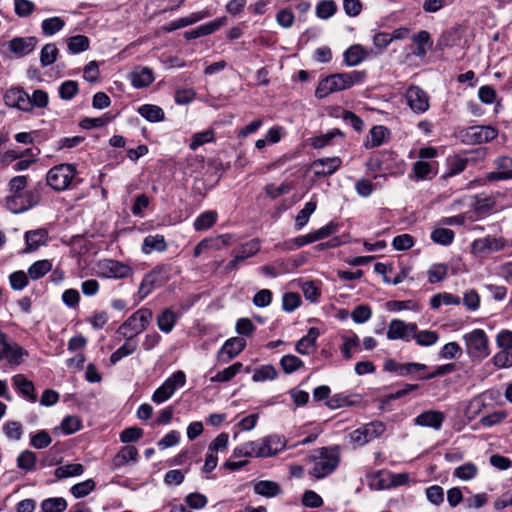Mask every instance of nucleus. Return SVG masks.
<instances>
[{"label":"nucleus","mask_w":512,"mask_h":512,"mask_svg":"<svg viewBox=\"0 0 512 512\" xmlns=\"http://www.w3.org/2000/svg\"><path fill=\"white\" fill-rule=\"evenodd\" d=\"M278 373L273 365H263L253 370L252 380L254 382H263L266 380H274Z\"/></svg>","instance_id":"obj_45"},{"label":"nucleus","mask_w":512,"mask_h":512,"mask_svg":"<svg viewBox=\"0 0 512 512\" xmlns=\"http://www.w3.org/2000/svg\"><path fill=\"white\" fill-rule=\"evenodd\" d=\"M96 487V483L93 479H87L83 482L73 485L70 489L71 494L75 498H83L90 494Z\"/></svg>","instance_id":"obj_49"},{"label":"nucleus","mask_w":512,"mask_h":512,"mask_svg":"<svg viewBox=\"0 0 512 512\" xmlns=\"http://www.w3.org/2000/svg\"><path fill=\"white\" fill-rule=\"evenodd\" d=\"M414 332H416L415 323H406L403 320L393 319L388 326L387 338L389 340L401 339L410 341Z\"/></svg>","instance_id":"obj_13"},{"label":"nucleus","mask_w":512,"mask_h":512,"mask_svg":"<svg viewBox=\"0 0 512 512\" xmlns=\"http://www.w3.org/2000/svg\"><path fill=\"white\" fill-rule=\"evenodd\" d=\"M260 250V243L258 240L253 239L245 244H243L236 254L234 258L229 261L226 265L225 269L227 271H233L238 268V265L244 262L246 259L254 256Z\"/></svg>","instance_id":"obj_14"},{"label":"nucleus","mask_w":512,"mask_h":512,"mask_svg":"<svg viewBox=\"0 0 512 512\" xmlns=\"http://www.w3.org/2000/svg\"><path fill=\"white\" fill-rule=\"evenodd\" d=\"M152 317L153 312L151 309L140 308L119 326L116 333L120 336H131L136 339V336L149 326Z\"/></svg>","instance_id":"obj_3"},{"label":"nucleus","mask_w":512,"mask_h":512,"mask_svg":"<svg viewBox=\"0 0 512 512\" xmlns=\"http://www.w3.org/2000/svg\"><path fill=\"white\" fill-rule=\"evenodd\" d=\"M463 339L466 344L467 354L473 360H483L490 354L489 339L482 329H474L465 334Z\"/></svg>","instance_id":"obj_6"},{"label":"nucleus","mask_w":512,"mask_h":512,"mask_svg":"<svg viewBox=\"0 0 512 512\" xmlns=\"http://www.w3.org/2000/svg\"><path fill=\"white\" fill-rule=\"evenodd\" d=\"M131 84L135 88L148 87L154 81V72L151 68L138 66L130 73Z\"/></svg>","instance_id":"obj_20"},{"label":"nucleus","mask_w":512,"mask_h":512,"mask_svg":"<svg viewBox=\"0 0 512 512\" xmlns=\"http://www.w3.org/2000/svg\"><path fill=\"white\" fill-rule=\"evenodd\" d=\"M186 383V375L183 371L179 370L167 378L163 384L155 390L152 395V401L161 404L170 399L175 391L183 387Z\"/></svg>","instance_id":"obj_8"},{"label":"nucleus","mask_w":512,"mask_h":512,"mask_svg":"<svg viewBox=\"0 0 512 512\" xmlns=\"http://www.w3.org/2000/svg\"><path fill=\"white\" fill-rule=\"evenodd\" d=\"M217 220L215 211H206L201 213L194 221V229L196 231H204L211 228Z\"/></svg>","instance_id":"obj_42"},{"label":"nucleus","mask_w":512,"mask_h":512,"mask_svg":"<svg viewBox=\"0 0 512 512\" xmlns=\"http://www.w3.org/2000/svg\"><path fill=\"white\" fill-rule=\"evenodd\" d=\"M138 113L149 122L164 120V111L161 107L152 104H144L138 108Z\"/></svg>","instance_id":"obj_34"},{"label":"nucleus","mask_w":512,"mask_h":512,"mask_svg":"<svg viewBox=\"0 0 512 512\" xmlns=\"http://www.w3.org/2000/svg\"><path fill=\"white\" fill-rule=\"evenodd\" d=\"M13 385L30 402L37 400L35 387L32 381L28 380L23 374H17L12 378Z\"/></svg>","instance_id":"obj_24"},{"label":"nucleus","mask_w":512,"mask_h":512,"mask_svg":"<svg viewBox=\"0 0 512 512\" xmlns=\"http://www.w3.org/2000/svg\"><path fill=\"white\" fill-rule=\"evenodd\" d=\"M336 136L343 137L344 134L340 129H337V128L332 129L325 134L311 138L310 139L311 146L315 149H321V148L331 144L332 140Z\"/></svg>","instance_id":"obj_39"},{"label":"nucleus","mask_w":512,"mask_h":512,"mask_svg":"<svg viewBox=\"0 0 512 512\" xmlns=\"http://www.w3.org/2000/svg\"><path fill=\"white\" fill-rule=\"evenodd\" d=\"M78 93V84L76 81L67 80L59 87V96L63 100H71Z\"/></svg>","instance_id":"obj_59"},{"label":"nucleus","mask_w":512,"mask_h":512,"mask_svg":"<svg viewBox=\"0 0 512 512\" xmlns=\"http://www.w3.org/2000/svg\"><path fill=\"white\" fill-rule=\"evenodd\" d=\"M138 460V450L135 446L127 445L113 457L111 461V469H119L129 462H136Z\"/></svg>","instance_id":"obj_22"},{"label":"nucleus","mask_w":512,"mask_h":512,"mask_svg":"<svg viewBox=\"0 0 512 512\" xmlns=\"http://www.w3.org/2000/svg\"><path fill=\"white\" fill-rule=\"evenodd\" d=\"M342 160L339 157H327L316 159L312 162L314 174L317 177H325L334 174L341 166Z\"/></svg>","instance_id":"obj_16"},{"label":"nucleus","mask_w":512,"mask_h":512,"mask_svg":"<svg viewBox=\"0 0 512 512\" xmlns=\"http://www.w3.org/2000/svg\"><path fill=\"white\" fill-rule=\"evenodd\" d=\"M25 240L27 244L26 252L37 250L40 246L45 245L48 240V232L45 229H37L27 231L25 233Z\"/></svg>","instance_id":"obj_28"},{"label":"nucleus","mask_w":512,"mask_h":512,"mask_svg":"<svg viewBox=\"0 0 512 512\" xmlns=\"http://www.w3.org/2000/svg\"><path fill=\"white\" fill-rule=\"evenodd\" d=\"M337 10V6L332 0H321L316 5V15L321 19H329Z\"/></svg>","instance_id":"obj_54"},{"label":"nucleus","mask_w":512,"mask_h":512,"mask_svg":"<svg viewBox=\"0 0 512 512\" xmlns=\"http://www.w3.org/2000/svg\"><path fill=\"white\" fill-rule=\"evenodd\" d=\"M407 104L412 111L422 114L429 109V97L427 93L418 86H411L406 91Z\"/></svg>","instance_id":"obj_12"},{"label":"nucleus","mask_w":512,"mask_h":512,"mask_svg":"<svg viewBox=\"0 0 512 512\" xmlns=\"http://www.w3.org/2000/svg\"><path fill=\"white\" fill-rule=\"evenodd\" d=\"M178 320L177 314L171 308H165L157 316V326L164 333H170Z\"/></svg>","instance_id":"obj_32"},{"label":"nucleus","mask_w":512,"mask_h":512,"mask_svg":"<svg viewBox=\"0 0 512 512\" xmlns=\"http://www.w3.org/2000/svg\"><path fill=\"white\" fill-rule=\"evenodd\" d=\"M52 269V263L47 260L34 262L28 269V275L32 280H38L44 277Z\"/></svg>","instance_id":"obj_38"},{"label":"nucleus","mask_w":512,"mask_h":512,"mask_svg":"<svg viewBox=\"0 0 512 512\" xmlns=\"http://www.w3.org/2000/svg\"><path fill=\"white\" fill-rule=\"evenodd\" d=\"M462 354V348L456 342H449L443 346L439 356L442 359H455L460 357Z\"/></svg>","instance_id":"obj_63"},{"label":"nucleus","mask_w":512,"mask_h":512,"mask_svg":"<svg viewBox=\"0 0 512 512\" xmlns=\"http://www.w3.org/2000/svg\"><path fill=\"white\" fill-rule=\"evenodd\" d=\"M59 50L53 43H48L43 46L40 52V63L41 66L47 67L52 65L58 57Z\"/></svg>","instance_id":"obj_44"},{"label":"nucleus","mask_w":512,"mask_h":512,"mask_svg":"<svg viewBox=\"0 0 512 512\" xmlns=\"http://www.w3.org/2000/svg\"><path fill=\"white\" fill-rule=\"evenodd\" d=\"M364 77L365 73L360 71L329 75L320 81L315 90V96L322 99L331 93L349 89L354 84L362 82Z\"/></svg>","instance_id":"obj_2"},{"label":"nucleus","mask_w":512,"mask_h":512,"mask_svg":"<svg viewBox=\"0 0 512 512\" xmlns=\"http://www.w3.org/2000/svg\"><path fill=\"white\" fill-rule=\"evenodd\" d=\"M301 303V297L298 293L287 292L282 298V308L286 312L294 311Z\"/></svg>","instance_id":"obj_62"},{"label":"nucleus","mask_w":512,"mask_h":512,"mask_svg":"<svg viewBox=\"0 0 512 512\" xmlns=\"http://www.w3.org/2000/svg\"><path fill=\"white\" fill-rule=\"evenodd\" d=\"M267 457L274 456L281 452L286 446V440L279 435H269L262 438Z\"/></svg>","instance_id":"obj_33"},{"label":"nucleus","mask_w":512,"mask_h":512,"mask_svg":"<svg viewBox=\"0 0 512 512\" xmlns=\"http://www.w3.org/2000/svg\"><path fill=\"white\" fill-rule=\"evenodd\" d=\"M4 434L13 440H20L23 434L22 425L18 421H8L3 426Z\"/></svg>","instance_id":"obj_60"},{"label":"nucleus","mask_w":512,"mask_h":512,"mask_svg":"<svg viewBox=\"0 0 512 512\" xmlns=\"http://www.w3.org/2000/svg\"><path fill=\"white\" fill-rule=\"evenodd\" d=\"M368 56V51L360 44L350 46L343 54L347 66H357Z\"/></svg>","instance_id":"obj_29"},{"label":"nucleus","mask_w":512,"mask_h":512,"mask_svg":"<svg viewBox=\"0 0 512 512\" xmlns=\"http://www.w3.org/2000/svg\"><path fill=\"white\" fill-rule=\"evenodd\" d=\"M76 173V168L72 164L55 165L48 171L46 181L53 190L64 191L72 187Z\"/></svg>","instance_id":"obj_5"},{"label":"nucleus","mask_w":512,"mask_h":512,"mask_svg":"<svg viewBox=\"0 0 512 512\" xmlns=\"http://www.w3.org/2000/svg\"><path fill=\"white\" fill-rule=\"evenodd\" d=\"M4 103L12 108H17L24 112L32 110L30 96L20 87H11L3 95Z\"/></svg>","instance_id":"obj_11"},{"label":"nucleus","mask_w":512,"mask_h":512,"mask_svg":"<svg viewBox=\"0 0 512 512\" xmlns=\"http://www.w3.org/2000/svg\"><path fill=\"white\" fill-rule=\"evenodd\" d=\"M254 492L263 497L272 498L282 493L281 486L274 481L261 480L254 484Z\"/></svg>","instance_id":"obj_31"},{"label":"nucleus","mask_w":512,"mask_h":512,"mask_svg":"<svg viewBox=\"0 0 512 512\" xmlns=\"http://www.w3.org/2000/svg\"><path fill=\"white\" fill-rule=\"evenodd\" d=\"M436 174L435 163L419 160L413 164L411 178L417 181L427 180L432 179Z\"/></svg>","instance_id":"obj_23"},{"label":"nucleus","mask_w":512,"mask_h":512,"mask_svg":"<svg viewBox=\"0 0 512 512\" xmlns=\"http://www.w3.org/2000/svg\"><path fill=\"white\" fill-rule=\"evenodd\" d=\"M41 199L37 188L24 190L22 193H10L6 198V206L13 213H22L36 206Z\"/></svg>","instance_id":"obj_7"},{"label":"nucleus","mask_w":512,"mask_h":512,"mask_svg":"<svg viewBox=\"0 0 512 512\" xmlns=\"http://www.w3.org/2000/svg\"><path fill=\"white\" fill-rule=\"evenodd\" d=\"M390 136V131L383 125L373 126L365 142L366 148H375L384 144Z\"/></svg>","instance_id":"obj_25"},{"label":"nucleus","mask_w":512,"mask_h":512,"mask_svg":"<svg viewBox=\"0 0 512 512\" xmlns=\"http://www.w3.org/2000/svg\"><path fill=\"white\" fill-rule=\"evenodd\" d=\"M316 208L317 201L313 198L304 205V208L298 212L295 219V228L297 230L302 229L308 223L310 216L315 212Z\"/></svg>","instance_id":"obj_36"},{"label":"nucleus","mask_w":512,"mask_h":512,"mask_svg":"<svg viewBox=\"0 0 512 512\" xmlns=\"http://www.w3.org/2000/svg\"><path fill=\"white\" fill-rule=\"evenodd\" d=\"M24 355V350L16 343L9 342V348L6 349L5 357L9 363L19 364Z\"/></svg>","instance_id":"obj_64"},{"label":"nucleus","mask_w":512,"mask_h":512,"mask_svg":"<svg viewBox=\"0 0 512 512\" xmlns=\"http://www.w3.org/2000/svg\"><path fill=\"white\" fill-rule=\"evenodd\" d=\"M172 266L159 264L146 274L140 283L138 294L141 300L146 298L155 288L161 287L170 279Z\"/></svg>","instance_id":"obj_4"},{"label":"nucleus","mask_w":512,"mask_h":512,"mask_svg":"<svg viewBox=\"0 0 512 512\" xmlns=\"http://www.w3.org/2000/svg\"><path fill=\"white\" fill-rule=\"evenodd\" d=\"M90 41L85 35H75L67 39V47L70 53L77 54L89 49Z\"/></svg>","instance_id":"obj_40"},{"label":"nucleus","mask_w":512,"mask_h":512,"mask_svg":"<svg viewBox=\"0 0 512 512\" xmlns=\"http://www.w3.org/2000/svg\"><path fill=\"white\" fill-rule=\"evenodd\" d=\"M67 501L62 497L48 498L42 501L43 512H63L67 508Z\"/></svg>","instance_id":"obj_48"},{"label":"nucleus","mask_w":512,"mask_h":512,"mask_svg":"<svg viewBox=\"0 0 512 512\" xmlns=\"http://www.w3.org/2000/svg\"><path fill=\"white\" fill-rule=\"evenodd\" d=\"M36 454L30 450L21 452L17 458V466L21 470L33 471L36 468Z\"/></svg>","instance_id":"obj_47"},{"label":"nucleus","mask_w":512,"mask_h":512,"mask_svg":"<svg viewBox=\"0 0 512 512\" xmlns=\"http://www.w3.org/2000/svg\"><path fill=\"white\" fill-rule=\"evenodd\" d=\"M303 506L308 508H319L323 505V499L313 490H306L302 496Z\"/></svg>","instance_id":"obj_61"},{"label":"nucleus","mask_w":512,"mask_h":512,"mask_svg":"<svg viewBox=\"0 0 512 512\" xmlns=\"http://www.w3.org/2000/svg\"><path fill=\"white\" fill-rule=\"evenodd\" d=\"M369 440V442L380 437L386 430V425L382 421H372L360 427Z\"/></svg>","instance_id":"obj_43"},{"label":"nucleus","mask_w":512,"mask_h":512,"mask_svg":"<svg viewBox=\"0 0 512 512\" xmlns=\"http://www.w3.org/2000/svg\"><path fill=\"white\" fill-rule=\"evenodd\" d=\"M427 368L425 364L421 363H405L401 364L393 359H388L384 363V369L388 372H393L398 376H407L418 371H423Z\"/></svg>","instance_id":"obj_17"},{"label":"nucleus","mask_w":512,"mask_h":512,"mask_svg":"<svg viewBox=\"0 0 512 512\" xmlns=\"http://www.w3.org/2000/svg\"><path fill=\"white\" fill-rule=\"evenodd\" d=\"M319 330L315 327L309 329L307 335L302 337L295 346V349L298 353L302 355H307L311 351L315 349L316 340L319 336Z\"/></svg>","instance_id":"obj_27"},{"label":"nucleus","mask_w":512,"mask_h":512,"mask_svg":"<svg viewBox=\"0 0 512 512\" xmlns=\"http://www.w3.org/2000/svg\"><path fill=\"white\" fill-rule=\"evenodd\" d=\"M454 232L447 228H437L432 231L431 239L440 245H450L454 240Z\"/></svg>","instance_id":"obj_51"},{"label":"nucleus","mask_w":512,"mask_h":512,"mask_svg":"<svg viewBox=\"0 0 512 512\" xmlns=\"http://www.w3.org/2000/svg\"><path fill=\"white\" fill-rule=\"evenodd\" d=\"M65 26V21L58 16L44 19L41 23V29L44 35L52 36L62 30Z\"/></svg>","instance_id":"obj_41"},{"label":"nucleus","mask_w":512,"mask_h":512,"mask_svg":"<svg viewBox=\"0 0 512 512\" xmlns=\"http://www.w3.org/2000/svg\"><path fill=\"white\" fill-rule=\"evenodd\" d=\"M96 271L103 278L123 279L132 273V268L117 260L103 259L96 264Z\"/></svg>","instance_id":"obj_10"},{"label":"nucleus","mask_w":512,"mask_h":512,"mask_svg":"<svg viewBox=\"0 0 512 512\" xmlns=\"http://www.w3.org/2000/svg\"><path fill=\"white\" fill-rule=\"evenodd\" d=\"M508 246V242L503 237L487 235L478 238L471 243V252L475 256H487L504 250Z\"/></svg>","instance_id":"obj_9"},{"label":"nucleus","mask_w":512,"mask_h":512,"mask_svg":"<svg viewBox=\"0 0 512 512\" xmlns=\"http://www.w3.org/2000/svg\"><path fill=\"white\" fill-rule=\"evenodd\" d=\"M81 426V421L76 416H66L61 422L62 432L66 435H70L79 431Z\"/></svg>","instance_id":"obj_58"},{"label":"nucleus","mask_w":512,"mask_h":512,"mask_svg":"<svg viewBox=\"0 0 512 512\" xmlns=\"http://www.w3.org/2000/svg\"><path fill=\"white\" fill-rule=\"evenodd\" d=\"M280 365L286 374H291L303 367L304 363L297 356L288 354L281 358Z\"/></svg>","instance_id":"obj_50"},{"label":"nucleus","mask_w":512,"mask_h":512,"mask_svg":"<svg viewBox=\"0 0 512 512\" xmlns=\"http://www.w3.org/2000/svg\"><path fill=\"white\" fill-rule=\"evenodd\" d=\"M84 472V466L79 463H70L64 466H59L55 469L54 475L58 479L80 476Z\"/></svg>","instance_id":"obj_37"},{"label":"nucleus","mask_w":512,"mask_h":512,"mask_svg":"<svg viewBox=\"0 0 512 512\" xmlns=\"http://www.w3.org/2000/svg\"><path fill=\"white\" fill-rule=\"evenodd\" d=\"M226 23H227V17L222 16V17H219L211 22H208L206 24H203V25L197 27V29H198L201 37L207 36V35L214 33L215 31H217L220 27L225 26Z\"/></svg>","instance_id":"obj_56"},{"label":"nucleus","mask_w":512,"mask_h":512,"mask_svg":"<svg viewBox=\"0 0 512 512\" xmlns=\"http://www.w3.org/2000/svg\"><path fill=\"white\" fill-rule=\"evenodd\" d=\"M246 347V340L242 337H232L224 343L218 352L220 361L227 362L238 356Z\"/></svg>","instance_id":"obj_15"},{"label":"nucleus","mask_w":512,"mask_h":512,"mask_svg":"<svg viewBox=\"0 0 512 512\" xmlns=\"http://www.w3.org/2000/svg\"><path fill=\"white\" fill-rule=\"evenodd\" d=\"M243 365L240 362H236L231 366L225 368L222 371H218L215 376L211 378L212 382H228L242 369Z\"/></svg>","instance_id":"obj_46"},{"label":"nucleus","mask_w":512,"mask_h":512,"mask_svg":"<svg viewBox=\"0 0 512 512\" xmlns=\"http://www.w3.org/2000/svg\"><path fill=\"white\" fill-rule=\"evenodd\" d=\"M477 474L478 468L471 462L461 465L454 470V476L464 481L475 478Z\"/></svg>","instance_id":"obj_55"},{"label":"nucleus","mask_w":512,"mask_h":512,"mask_svg":"<svg viewBox=\"0 0 512 512\" xmlns=\"http://www.w3.org/2000/svg\"><path fill=\"white\" fill-rule=\"evenodd\" d=\"M342 339L341 353L346 360H350L352 358V351L359 347V337L353 334L352 336H343Z\"/></svg>","instance_id":"obj_53"},{"label":"nucleus","mask_w":512,"mask_h":512,"mask_svg":"<svg viewBox=\"0 0 512 512\" xmlns=\"http://www.w3.org/2000/svg\"><path fill=\"white\" fill-rule=\"evenodd\" d=\"M368 485L373 490H385L391 488L390 471L378 470L367 474Z\"/></svg>","instance_id":"obj_26"},{"label":"nucleus","mask_w":512,"mask_h":512,"mask_svg":"<svg viewBox=\"0 0 512 512\" xmlns=\"http://www.w3.org/2000/svg\"><path fill=\"white\" fill-rule=\"evenodd\" d=\"M445 420L443 412L428 410L419 414L415 419L414 423L422 427H430L435 430H439Z\"/></svg>","instance_id":"obj_19"},{"label":"nucleus","mask_w":512,"mask_h":512,"mask_svg":"<svg viewBox=\"0 0 512 512\" xmlns=\"http://www.w3.org/2000/svg\"><path fill=\"white\" fill-rule=\"evenodd\" d=\"M412 339H415L419 346L429 347L436 344L439 340V334L432 330H418L416 326V332L413 333Z\"/></svg>","instance_id":"obj_35"},{"label":"nucleus","mask_w":512,"mask_h":512,"mask_svg":"<svg viewBox=\"0 0 512 512\" xmlns=\"http://www.w3.org/2000/svg\"><path fill=\"white\" fill-rule=\"evenodd\" d=\"M168 247V244L163 235H148L144 238L142 244V252L144 254H150L153 251L164 252Z\"/></svg>","instance_id":"obj_30"},{"label":"nucleus","mask_w":512,"mask_h":512,"mask_svg":"<svg viewBox=\"0 0 512 512\" xmlns=\"http://www.w3.org/2000/svg\"><path fill=\"white\" fill-rule=\"evenodd\" d=\"M493 364L499 368L512 367V345L506 350H500L492 358Z\"/></svg>","instance_id":"obj_52"},{"label":"nucleus","mask_w":512,"mask_h":512,"mask_svg":"<svg viewBox=\"0 0 512 512\" xmlns=\"http://www.w3.org/2000/svg\"><path fill=\"white\" fill-rule=\"evenodd\" d=\"M313 466L309 475L316 479H322L330 475L339 465L340 451L338 446L322 447L315 449L307 458Z\"/></svg>","instance_id":"obj_1"},{"label":"nucleus","mask_w":512,"mask_h":512,"mask_svg":"<svg viewBox=\"0 0 512 512\" xmlns=\"http://www.w3.org/2000/svg\"><path fill=\"white\" fill-rule=\"evenodd\" d=\"M498 132L492 126H472L467 131V136L473 143H485L495 139Z\"/></svg>","instance_id":"obj_21"},{"label":"nucleus","mask_w":512,"mask_h":512,"mask_svg":"<svg viewBox=\"0 0 512 512\" xmlns=\"http://www.w3.org/2000/svg\"><path fill=\"white\" fill-rule=\"evenodd\" d=\"M52 442V438L46 430H40L31 436L30 445L35 449H44Z\"/></svg>","instance_id":"obj_57"},{"label":"nucleus","mask_w":512,"mask_h":512,"mask_svg":"<svg viewBox=\"0 0 512 512\" xmlns=\"http://www.w3.org/2000/svg\"><path fill=\"white\" fill-rule=\"evenodd\" d=\"M37 43L38 40L36 37H15L9 41L8 47L15 55L23 57L31 53L35 49Z\"/></svg>","instance_id":"obj_18"}]
</instances>
